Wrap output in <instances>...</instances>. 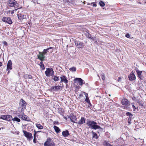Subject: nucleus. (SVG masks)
Returning <instances> with one entry per match:
<instances>
[{
  "label": "nucleus",
  "instance_id": "nucleus-1",
  "mask_svg": "<svg viewBox=\"0 0 146 146\" xmlns=\"http://www.w3.org/2000/svg\"><path fill=\"white\" fill-rule=\"evenodd\" d=\"M97 124V123L93 121L88 120L87 121L86 124L91 128L95 130L101 129V127Z\"/></svg>",
  "mask_w": 146,
  "mask_h": 146
},
{
  "label": "nucleus",
  "instance_id": "nucleus-2",
  "mask_svg": "<svg viewBox=\"0 0 146 146\" xmlns=\"http://www.w3.org/2000/svg\"><path fill=\"white\" fill-rule=\"evenodd\" d=\"M8 5L10 7H14L16 8L18 7V4L15 0H9L8 1Z\"/></svg>",
  "mask_w": 146,
  "mask_h": 146
},
{
  "label": "nucleus",
  "instance_id": "nucleus-3",
  "mask_svg": "<svg viewBox=\"0 0 146 146\" xmlns=\"http://www.w3.org/2000/svg\"><path fill=\"white\" fill-rule=\"evenodd\" d=\"M25 136L27 138V139L30 141L33 139V136L32 134L25 131H23Z\"/></svg>",
  "mask_w": 146,
  "mask_h": 146
},
{
  "label": "nucleus",
  "instance_id": "nucleus-4",
  "mask_svg": "<svg viewBox=\"0 0 146 146\" xmlns=\"http://www.w3.org/2000/svg\"><path fill=\"white\" fill-rule=\"evenodd\" d=\"M54 73L53 69L52 68H47V70L45 72V73L47 76L53 75Z\"/></svg>",
  "mask_w": 146,
  "mask_h": 146
},
{
  "label": "nucleus",
  "instance_id": "nucleus-5",
  "mask_svg": "<svg viewBox=\"0 0 146 146\" xmlns=\"http://www.w3.org/2000/svg\"><path fill=\"white\" fill-rule=\"evenodd\" d=\"M3 21L11 25L13 23L11 18L8 17H3L2 19Z\"/></svg>",
  "mask_w": 146,
  "mask_h": 146
},
{
  "label": "nucleus",
  "instance_id": "nucleus-6",
  "mask_svg": "<svg viewBox=\"0 0 146 146\" xmlns=\"http://www.w3.org/2000/svg\"><path fill=\"white\" fill-rule=\"evenodd\" d=\"M44 145L47 146H54L55 145L54 143L52 141L51 139L49 138L44 144Z\"/></svg>",
  "mask_w": 146,
  "mask_h": 146
},
{
  "label": "nucleus",
  "instance_id": "nucleus-7",
  "mask_svg": "<svg viewBox=\"0 0 146 146\" xmlns=\"http://www.w3.org/2000/svg\"><path fill=\"white\" fill-rule=\"evenodd\" d=\"M136 71L137 73L138 77L140 78L141 80H143L144 77L142 75V71L139 70L138 69H136Z\"/></svg>",
  "mask_w": 146,
  "mask_h": 146
},
{
  "label": "nucleus",
  "instance_id": "nucleus-8",
  "mask_svg": "<svg viewBox=\"0 0 146 146\" xmlns=\"http://www.w3.org/2000/svg\"><path fill=\"white\" fill-rule=\"evenodd\" d=\"M128 78L129 80L131 81L135 80L136 76L133 71L131 72L130 75H129Z\"/></svg>",
  "mask_w": 146,
  "mask_h": 146
},
{
  "label": "nucleus",
  "instance_id": "nucleus-9",
  "mask_svg": "<svg viewBox=\"0 0 146 146\" xmlns=\"http://www.w3.org/2000/svg\"><path fill=\"white\" fill-rule=\"evenodd\" d=\"M61 79L60 83L64 82L65 84H67L68 82V80L66 77L65 76L62 75L60 77Z\"/></svg>",
  "mask_w": 146,
  "mask_h": 146
},
{
  "label": "nucleus",
  "instance_id": "nucleus-10",
  "mask_svg": "<svg viewBox=\"0 0 146 146\" xmlns=\"http://www.w3.org/2000/svg\"><path fill=\"white\" fill-rule=\"evenodd\" d=\"M76 45L78 48H80L83 47L84 46L83 43L79 41L76 40L75 42Z\"/></svg>",
  "mask_w": 146,
  "mask_h": 146
},
{
  "label": "nucleus",
  "instance_id": "nucleus-11",
  "mask_svg": "<svg viewBox=\"0 0 146 146\" xmlns=\"http://www.w3.org/2000/svg\"><path fill=\"white\" fill-rule=\"evenodd\" d=\"M26 103L23 99H21L20 101L19 107L26 108Z\"/></svg>",
  "mask_w": 146,
  "mask_h": 146
},
{
  "label": "nucleus",
  "instance_id": "nucleus-12",
  "mask_svg": "<svg viewBox=\"0 0 146 146\" xmlns=\"http://www.w3.org/2000/svg\"><path fill=\"white\" fill-rule=\"evenodd\" d=\"M39 55H37L38 58L41 61L44 60L45 58L44 55L41 52H39Z\"/></svg>",
  "mask_w": 146,
  "mask_h": 146
},
{
  "label": "nucleus",
  "instance_id": "nucleus-13",
  "mask_svg": "<svg viewBox=\"0 0 146 146\" xmlns=\"http://www.w3.org/2000/svg\"><path fill=\"white\" fill-rule=\"evenodd\" d=\"M122 104L125 106L130 105L129 102L126 99L124 98L121 101Z\"/></svg>",
  "mask_w": 146,
  "mask_h": 146
},
{
  "label": "nucleus",
  "instance_id": "nucleus-14",
  "mask_svg": "<svg viewBox=\"0 0 146 146\" xmlns=\"http://www.w3.org/2000/svg\"><path fill=\"white\" fill-rule=\"evenodd\" d=\"M12 69V62L11 60H9L8 62L7 66V70H11Z\"/></svg>",
  "mask_w": 146,
  "mask_h": 146
},
{
  "label": "nucleus",
  "instance_id": "nucleus-15",
  "mask_svg": "<svg viewBox=\"0 0 146 146\" xmlns=\"http://www.w3.org/2000/svg\"><path fill=\"white\" fill-rule=\"evenodd\" d=\"M86 118L84 117H81V119L78 122H76V123L78 124L79 125H81L85 123Z\"/></svg>",
  "mask_w": 146,
  "mask_h": 146
},
{
  "label": "nucleus",
  "instance_id": "nucleus-16",
  "mask_svg": "<svg viewBox=\"0 0 146 146\" xmlns=\"http://www.w3.org/2000/svg\"><path fill=\"white\" fill-rule=\"evenodd\" d=\"M62 134L64 137H67L70 135L68 131L67 130L63 131L62 133Z\"/></svg>",
  "mask_w": 146,
  "mask_h": 146
},
{
  "label": "nucleus",
  "instance_id": "nucleus-17",
  "mask_svg": "<svg viewBox=\"0 0 146 146\" xmlns=\"http://www.w3.org/2000/svg\"><path fill=\"white\" fill-rule=\"evenodd\" d=\"M74 80L76 81H78V82L79 84L80 85H82L83 84V80L81 78H76L74 79Z\"/></svg>",
  "mask_w": 146,
  "mask_h": 146
},
{
  "label": "nucleus",
  "instance_id": "nucleus-18",
  "mask_svg": "<svg viewBox=\"0 0 146 146\" xmlns=\"http://www.w3.org/2000/svg\"><path fill=\"white\" fill-rule=\"evenodd\" d=\"M53 48L52 47H50V48H48L46 49H44L43 52H42L43 55H46L48 52V50L50 49H52Z\"/></svg>",
  "mask_w": 146,
  "mask_h": 146
},
{
  "label": "nucleus",
  "instance_id": "nucleus-19",
  "mask_svg": "<svg viewBox=\"0 0 146 146\" xmlns=\"http://www.w3.org/2000/svg\"><path fill=\"white\" fill-rule=\"evenodd\" d=\"M19 19L21 20L24 19L26 17V16L21 14L19 13L17 15Z\"/></svg>",
  "mask_w": 146,
  "mask_h": 146
},
{
  "label": "nucleus",
  "instance_id": "nucleus-20",
  "mask_svg": "<svg viewBox=\"0 0 146 146\" xmlns=\"http://www.w3.org/2000/svg\"><path fill=\"white\" fill-rule=\"evenodd\" d=\"M21 119L23 120H25L27 121H29V120L28 117L25 115H23Z\"/></svg>",
  "mask_w": 146,
  "mask_h": 146
},
{
  "label": "nucleus",
  "instance_id": "nucleus-21",
  "mask_svg": "<svg viewBox=\"0 0 146 146\" xmlns=\"http://www.w3.org/2000/svg\"><path fill=\"white\" fill-rule=\"evenodd\" d=\"M53 127L57 133H59L60 131V129L58 127L54 126Z\"/></svg>",
  "mask_w": 146,
  "mask_h": 146
},
{
  "label": "nucleus",
  "instance_id": "nucleus-22",
  "mask_svg": "<svg viewBox=\"0 0 146 146\" xmlns=\"http://www.w3.org/2000/svg\"><path fill=\"white\" fill-rule=\"evenodd\" d=\"M12 117L10 115H6V119L5 120L8 121H10L12 120Z\"/></svg>",
  "mask_w": 146,
  "mask_h": 146
},
{
  "label": "nucleus",
  "instance_id": "nucleus-23",
  "mask_svg": "<svg viewBox=\"0 0 146 146\" xmlns=\"http://www.w3.org/2000/svg\"><path fill=\"white\" fill-rule=\"evenodd\" d=\"M25 108L19 107V112L22 113H23V112L24 111V109Z\"/></svg>",
  "mask_w": 146,
  "mask_h": 146
},
{
  "label": "nucleus",
  "instance_id": "nucleus-24",
  "mask_svg": "<svg viewBox=\"0 0 146 146\" xmlns=\"http://www.w3.org/2000/svg\"><path fill=\"white\" fill-rule=\"evenodd\" d=\"M85 35L86 37L89 38H91L92 39H93V38L91 36V35L89 33L86 32L85 33Z\"/></svg>",
  "mask_w": 146,
  "mask_h": 146
},
{
  "label": "nucleus",
  "instance_id": "nucleus-25",
  "mask_svg": "<svg viewBox=\"0 0 146 146\" xmlns=\"http://www.w3.org/2000/svg\"><path fill=\"white\" fill-rule=\"evenodd\" d=\"M24 78L26 79H32V76L28 74H26L24 75Z\"/></svg>",
  "mask_w": 146,
  "mask_h": 146
},
{
  "label": "nucleus",
  "instance_id": "nucleus-26",
  "mask_svg": "<svg viewBox=\"0 0 146 146\" xmlns=\"http://www.w3.org/2000/svg\"><path fill=\"white\" fill-rule=\"evenodd\" d=\"M40 131H38L36 132L35 131V133H34V139H33V142L35 143H36V136H35L36 134V133H38V132H40Z\"/></svg>",
  "mask_w": 146,
  "mask_h": 146
},
{
  "label": "nucleus",
  "instance_id": "nucleus-27",
  "mask_svg": "<svg viewBox=\"0 0 146 146\" xmlns=\"http://www.w3.org/2000/svg\"><path fill=\"white\" fill-rule=\"evenodd\" d=\"M136 102H137L139 104V105L140 106H143V102L142 101H139L138 100H136Z\"/></svg>",
  "mask_w": 146,
  "mask_h": 146
},
{
  "label": "nucleus",
  "instance_id": "nucleus-28",
  "mask_svg": "<svg viewBox=\"0 0 146 146\" xmlns=\"http://www.w3.org/2000/svg\"><path fill=\"white\" fill-rule=\"evenodd\" d=\"M12 120L13 121H16L18 122H19L20 121V119L17 117H15L13 119L12 118Z\"/></svg>",
  "mask_w": 146,
  "mask_h": 146
},
{
  "label": "nucleus",
  "instance_id": "nucleus-29",
  "mask_svg": "<svg viewBox=\"0 0 146 146\" xmlns=\"http://www.w3.org/2000/svg\"><path fill=\"white\" fill-rule=\"evenodd\" d=\"M36 127L38 129H42L43 128V127L39 124L36 123Z\"/></svg>",
  "mask_w": 146,
  "mask_h": 146
},
{
  "label": "nucleus",
  "instance_id": "nucleus-30",
  "mask_svg": "<svg viewBox=\"0 0 146 146\" xmlns=\"http://www.w3.org/2000/svg\"><path fill=\"white\" fill-rule=\"evenodd\" d=\"M92 133L93 137L97 139L98 137L97 134L95 132H94L93 131H92Z\"/></svg>",
  "mask_w": 146,
  "mask_h": 146
},
{
  "label": "nucleus",
  "instance_id": "nucleus-31",
  "mask_svg": "<svg viewBox=\"0 0 146 146\" xmlns=\"http://www.w3.org/2000/svg\"><path fill=\"white\" fill-rule=\"evenodd\" d=\"M54 81H57L59 80L60 78L58 77L57 76H54V77L52 79Z\"/></svg>",
  "mask_w": 146,
  "mask_h": 146
},
{
  "label": "nucleus",
  "instance_id": "nucleus-32",
  "mask_svg": "<svg viewBox=\"0 0 146 146\" xmlns=\"http://www.w3.org/2000/svg\"><path fill=\"white\" fill-rule=\"evenodd\" d=\"M69 70L72 72H75L76 70V68L75 67L73 66L70 68Z\"/></svg>",
  "mask_w": 146,
  "mask_h": 146
},
{
  "label": "nucleus",
  "instance_id": "nucleus-33",
  "mask_svg": "<svg viewBox=\"0 0 146 146\" xmlns=\"http://www.w3.org/2000/svg\"><path fill=\"white\" fill-rule=\"evenodd\" d=\"M61 86H54V90H60Z\"/></svg>",
  "mask_w": 146,
  "mask_h": 146
},
{
  "label": "nucleus",
  "instance_id": "nucleus-34",
  "mask_svg": "<svg viewBox=\"0 0 146 146\" xmlns=\"http://www.w3.org/2000/svg\"><path fill=\"white\" fill-rule=\"evenodd\" d=\"M40 67L41 68L42 70H44L45 69V68L44 66V65L42 62H41L40 64Z\"/></svg>",
  "mask_w": 146,
  "mask_h": 146
},
{
  "label": "nucleus",
  "instance_id": "nucleus-35",
  "mask_svg": "<svg viewBox=\"0 0 146 146\" xmlns=\"http://www.w3.org/2000/svg\"><path fill=\"white\" fill-rule=\"evenodd\" d=\"M99 5L101 6L102 7H104L105 5L104 3L102 1H100L99 2Z\"/></svg>",
  "mask_w": 146,
  "mask_h": 146
},
{
  "label": "nucleus",
  "instance_id": "nucleus-36",
  "mask_svg": "<svg viewBox=\"0 0 146 146\" xmlns=\"http://www.w3.org/2000/svg\"><path fill=\"white\" fill-rule=\"evenodd\" d=\"M126 115L129 116L130 118H132L133 115L129 112H127L126 113Z\"/></svg>",
  "mask_w": 146,
  "mask_h": 146
},
{
  "label": "nucleus",
  "instance_id": "nucleus-37",
  "mask_svg": "<svg viewBox=\"0 0 146 146\" xmlns=\"http://www.w3.org/2000/svg\"><path fill=\"white\" fill-rule=\"evenodd\" d=\"M101 76L102 78V79L103 80H104L105 79V75L104 73H102L101 75Z\"/></svg>",
  "mask_w": 146,
  "mask_h": 146
},
{
  "label": "nucleus",
  "instance_id": "nucleus-38",
  "mask_svg": "<svg viewBox=\"0 0 146 146\" xmlns=\"http://www.w3.org/2000/svg\"><path fill=\"white\" fill-rule=\"evenodd\" d=\"M6 115H1L0 116V118L3 119L5 120L6 119Z\"/></svg>",
  "mask_w": 146,
  "mask_h": 146
},
{
  "label": "nucleus",
  "instance_id": "nucleus-39",
  "mask_svg": "<svg viewBox=\"0 0 146 146\" xmlns=\"http://www.w3.org/2000/svg\"><path fill=\"white\" fill-rule=\"evenodd\" d=\"M93 4V7H96L97 6L96 4V3H89L88 4V5H90V4Z\"/></svg>",
  "mask_w": 146,
  "mask_h": 146
},
{
  "label": "nucleus",
  "instance_id": "nucleus-40",
  "mask_svg": "<svg viewBox=\"0 0 146 146\" xmlns=\"http://www.w3.org/2000/svg\"><path fill=\"white\" fill-rule=\"evenodd\" d=\"M85 101H86V102H87L88 103H90V101L89 100L88 98H86Z\"/></svg>",
  "mask_w": 146,
  "mask_h": 146
},
{
  "label": "nucleus",
  "instance_id": "nucleus-41",
  "mask_svg": "<svg viewBox=\"0 0 146 146\" xmlns=\"http://www.w3.org/2000/svg\"><path fill=\"white\" fill-rule=\"evenodd\" d=\"M71 117H72V118L73 119H74V120H75V121H76V117L75 116H73Z\"/></svg>",
  "mask_w": 146,
  "mask_h": 146
},
{
  "label": "nucleus",
  "instance_id": "nucleus-42",
  "mask_svg": "<svg viewBox=\"0 0 146 146\" xmlns=\"http://www.w3.org/2000/svg\"><path fill=\"white\" fill-rule=\"evenodd\" d=\"M70 121H71V122H72L73 123H76V122H75V120L74 119H73L72 118V117H71L70 118Z\"/></svg>",
  "mask_w": 146,
  "mask_h": 146
},
{
  "label": "nucleus",
  "instance_id": "nucleus-43",
  "mask_svg": "<svg viewBox=\"0 0 146 146\" xmlns=\"http://www.w3.org/2000/svg\"><path fill=\"white\" fill-rule=\"evenodd\" d=\"M131 118H130L129 117V118L128 119V123H130V122L131 121Z\"/></svg>",
  "mask_w": 146,
  "mask_h": 146
},
{
  "label": "nucleus",
  "instance_id": "nucleus-44",
  "mask_svg": "<svg viewBox=\"0 0 146 146\" xmlns=\"http://www.w3.org/2000/svg\"><path fill=\"white\" fill-rule=\"evenodd\" d=\"M125 36L127 38H129L130 36L129 34H127L125 35Z\"/></svg>",
  "mask_w": 146,
  "mask_h": 146
},
{
  "label": "nucleus",
  "instance_id": "nucleus-45",
  "mask_svg": "<svg viewBox=\"0 0 146 146\" xmlns=\"http://www.w3.org/2000/svg\"><path fill=\"white\" fill-rule=\"evenodd\" d=\"M84 93L85 94V95L86 98H88V94L87 93H86L85 92H84Z\"/></svg>",
  "mask_w": 146,
  "mask_h": 146
},
{
  "label": "nucleus",
  "instance_id": "nucleus-46",
  "mask_svg": "<svg viewBox=\"0 0 146 146\" xmlns=\"http://www.w3.org/2000/svg\"><path fill=\"white\" fill-rule=\"evenodd\" d=\"M23 115L19 114V115H17V116L18 117L22 118Z\"/></svg>",
  "mask_w": 146,
  "mask_h": 146
},
{
  "label": "nucleus",
  "instance_id": "nucleus-47",
  "mask_svg": "<svg viewBox=\"0 0 146 146\" xmlns=\"http://www.w3.org/2000/svg\"><path fill=\"white\" fill-rule=\"evenodd\" d=\"M3 44L4 45H5V46H7V43L5 41H4L3 42Z\"/></svg>",
  "mask_w": 146,
  "mask_h": 146
},
{
  "label": "nucleus",
  "instance_id": "nucleus-48",
  "mask_svg": "<svg viewBox=\"0 0 146 146\" xmlns=\"http://www.w3.org/2000/svg\"><path fill=\"white\" fill-rule=\"evenodd\" d=\"M51 90H54V86H52L50 89Z\"/></svg>",
  "mask_w": 146,
  "mask_h": 146
},
{
  "label": "nucleus",
  "instance_id": "nucleus-49",
  "mask_svg": "<svg viewBox=\"0 0 146 146\" xmlns=\"http://www.w3.org/2000/svg\"><path fill=\"white\" fill-rule=\"evenodd\" d=\"M17 9H16L15 10H14L13 11H11V14H13L14 13V11H17Z\"/></svg>",
  "mask_w": 146,
  "mask_h": 146
},
{
  "label": "nucleus",
  "instance_id": "nucleus-50",
  "mask_svg": "<svg viewBox=\"0 0 146 146\" xmlns=\"http://www.w3.org/2000/svg\"><path fill=\"white\" fill-rule=\"evenodd\" d=\"M132 106H133V108L134 109H136V108H135V106L134 105H133V104L132 103Z\"/></svg>",
  "mask_w": 146,
  "mask_h": 146
},
{
  "label": "nucleus",
  "instance_id": "nucleus-51",
  "mask_svg": "<svg viewBox=\"0 0 146 146\" xmlns=\"http://www.w3.org/2000/svg\"><path fill=\"white\" fill-rule=\"evenodd\" d=\"M83 96V95L82 94H81V93H80L79 94V96L80 97H82V96Z\"/></svg>",
  "mask_w": 146,
  "mask_h": 146
},
{
  "label": "nucleus",
  "instance_id": "nucleus-52",
  "mask_svg": "<svg viewBox=\"0 0 146 146\" xmlns=\"http://www.w3.org/2000/svg\"><path fill=\"white\" fill-rule=\"evenodd\" d=\"M121 79V78L120 77H119L118 79V80L119 81Z\"/></svg>",
  "mask_w": 146,
  "mask_h": 146
},
{
  "label": "nucleus",
  "instance_id": "nucleus-53",
  "mask_svg": "<svg viewBox=\"0 0 146 146\" xmlns=\"http://www.w3.org/2000/svg\"><path fill=\"white\" fill-rule=\"evenodd\" d=\"M3 65L2 63L1 62H0V67Z\"/></svg>",
  "mask_w": 146,
  "mask_h": 146
},
{
  "label": "nucleus",
  "instance_id": "nucleus-54",
  "mask_svg": "<svg viewBox=\"0 0 146 146\" xmlns=\"http://www.w3.org/2000/svg\"><path fill=\"white\" fill-rule=\"evenodd\" d=\"M9 71L8 72V74H9Z\"/></svg>",
  "mask_w": 146,
  "mask_h": 146
},
{
  "label": "nucleus",
  "instance_id": "nucleus-55",
  "mask_svg": "<svg viewBox=\"0 0 146 146\" xmlns=\"http://www.w3.org/2000/svg\"><path fill=\"white\" fill-rule=\"evenodd\" d=\"M55 122L56 123H58V122Z\"/></svg>",
  "mask_w": 146,
  "mask_h": 146
},
{
  "label": "nucleus",
  "instance_id": "nucleus-56",
  "mask_svg": "<svg viewBox=\"0 0 146 146\" xmlns=\"http://www.w3.org/2000/svg\"><path fill=\"white\" fill-rule=\"evenodd\" d=\"M98 77H99V75H98Z\"/></svg>",
  "mask_w": 146,
  "mask_h": 146
},
{
  "label": "nucleus",
  "instance_id": "nucleus-57",
  "mask_svg": "<svg viewBox=\"0 0 146 146\" xmlns=\"http://www.w3.org/2000/svg\"><path fill=\"white\" fill-rule=\"evenodd\" d=\"M109 96H110V95H109Z\"/></svg>",
  "mask_w": 146,
  "mask_h": 146
},
{
  "label": "nucleus",
  "instance_id": "nucleus-58",
  "mask_svg": "<svg viewBox=\"0 0 146 146\" xmlns=\"http://www.w3.org/2000/svg\"><path fill=\"white\" fill-rule=\"evenodd\" d=\"M44 146H46V145H44Z\"/></svg>",
  "mask_w": 146,
  "mask_h": 146
}]
</instances>
